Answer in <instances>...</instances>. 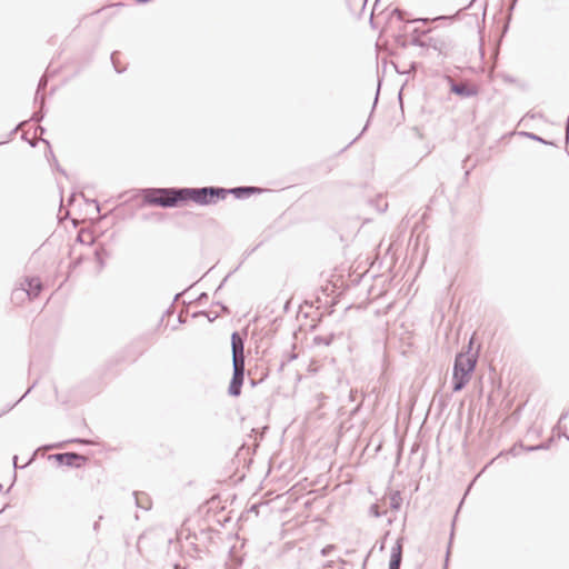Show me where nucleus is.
Wrapping results in <instances>:
<instances>
[{
  "label": "nucleus",
  "mask_w": 569,
  "mask_h": 569,
  "mask_svg": "<svg viewBox=\"0 0 569 569\" xmlns=\"http://www.w3.org/2000/svg\"><path fill=\"white\" fill-rule=\"evenodd\" d=\"M232 362L233 366H244V345L238 332L231 335Z\"/></svg>",
  "instance_id": "obj_4"
},
{
  "label": "nucleus",
  "mask_w": 569,
  "mask_h": 569,
  "mask_svg": "<svg viewBox=\"0 0 569 569\" xmlns=\"http://www.w3.org/2000/svg\"><path fill=\"white\" fill-rule=\"evenodd\" d=\"M244 366H233V377L229 386V393L238 397L241 393L243 383Z\"/></svg>",
  "instance_id": "obj_5"
},
{
  "label": "nucleus",
  "mask_w": 569,
  "mask_h": 569,
  "mask_svg": "<svg viewBox=\"0 0 569 569\" xmlns=\"http://www.w3.org/2000/svg\"><path fill=\"white\" fill-rule=\"evenodd\" d=\"M260 190L254 187H248V188H236L230 190V192L234 193L238 198L243 196H250L252 193L259 192Z\"/></svg>",
  "instance_id": "obj_8"
},
{
  "label": "nucleus",
  "mask_w": 569,
  "mask_h": 569,
  "mask_svg": "<svg viewBox=\"0 0 569 569\" xmlns=\"http://www.w3.org/2000/svg\"><path fill=\"white\" fill-rule=\"evenodd\" d=\"M475 342V335L471 337L470 341H469V347H471Z\"/></svg>",
  "instance_id": "obj_9"
},
{
  "label": "nucleus",
  "mask_w": 569,
  "mask_h": 569,
  "mask_svg": "<svg viewBox=\"0 0 569 569\" xmlns=\"http://www.w3.org/2000/svg\"><path fill=\"white\" fill-rule=\"evenodd\" d=\"M228 191L222 188L151 189L144 193V202L160 207H177L187 202L211 204L224 199Z\"/></svg>",
  "instance_id": "obj_1"
},
{
  "label": "nucleus",
  "mask_w": 569,
  "mask_h": 569,
  "mask_svg": "<svg viewBox=\"0 0 569 569\" xmlns=\"http://www.w3.org/2000/svg\"><path fill=\"white\" fill-rule=\"evenodd\" d=\"M451 91L460 97H473L478 94L479 87L471 82L452 83Z\"/></svg>",
  "instance_id": "obj_6"
},
{
  "label": "nucleus",
  "mask_w": 569,
  "mask_h": 569,
  "mask_svg": "<svg viewBox=\"0 0 569 569\" xmlns=\"http://www.w3.org/2000/svg\"><path fill=\"white\" fill-rule=\"evenodd\" d=\"M401 561V546H397L392 550L389 569H399Z\"/></svg>",
  "instance_id": "obj_7"
},
{
  "label": "nucleus",
  "mask_w": 569,
  "mask_h": 569,
  "mask_svg": "<svg viewBox=\"0 0 569 569\" xmlns=\"http://www.w3.org/2000/svg\"><path fill=\"white\" fill-rule=\"evenodd\" d=\"M477 365V356L459 353L456 357L452 373V390L460 391L471 379Z\"/></svg>",
  "instance_id": "obj_2"
},
{
  "label": "nucleus",
  "mask_w": 569,
  "mask_h": 569,
  "mask_svg": "<svg viewBox=\"0 0 569 569\" xmlns=\"http://www.w3.org/2000/svg\"><path fill=\"white\" fill-rule=\"evenodd\" d=\"M70 457H71V458H73V459H82V460H84V458L79 457V456H77V455H71Z\"/></svg>",
  "instance_id": "obj_10"
},
{
  "label": "nucleus",
  "mask_w": 569,
  "mask_h": 569,
  "mask_svg": "<svg viewBox=\"0 0 569 569\" xmlns=\"http://www.w3.org/2000/svg\"><path fill=\"white\" fill-rule=\"evenodd\" d=\"M41 289H42V283L39 278H37V277L26 278L20 283V288H17L12 291L11 298L17 305H21L26 301V297L29 300L38 297Z\"/></svg>",
  "instance_id": "obj_3"
}]
</instances>
